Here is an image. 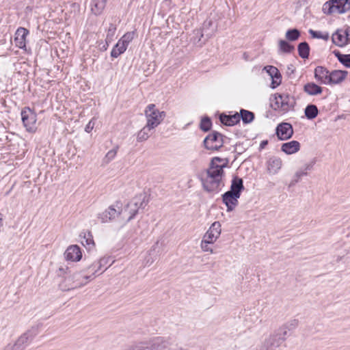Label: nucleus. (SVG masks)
<instances>
[{
  "label": "nucleus",
  "mask_w": 350,
  "mask_h": 350,
  "mask_svg": "<svg viewBox=\"0 0 350 350\" xmlns=\"http://www.w3.org/2000/svg\"><path fill=\"white\" fill-rule=\"evenodd\" d=\"M227 160L219 157L212 159L205 176L202 178L203 187L206 191L217 192L224 187V167L227 166Z\"/></svg>",
  "instance_id": "1"
},
{
  "label": "nucleus",
  "mask_w": 350,
  "mask_h": 350,
  "mask_svg": "<svg viewBox=\"0 0 350 350\" xmlns=\"http://www.w3.org/2000/svg\"><path fill=\"white\" fill-rule=\"evenodd\" d=\"M244 189L243 180L234 177L232 180L230 189L222 195V201L227 207V211H233L238 204V199Z\"/></svg>",
  "instance_id": "2"
},
{
  "label": "nucleus",
  "mask_w": 350,
  "mask_h": 350,
  "mask_svg": "<svg viewBox=\"0 0 350 350\" xmlns=\"http://www.w3.org/2000/svg\"><path fill=\"white\" fill-rule=\"evenodd\" d=\"M145 194H139L135 196L133 200L128 204L127 207L123 211V217H126L124 223H127L133 219L140 208H144L147 204Z\"/></svg>",
  "instance_id": "3"
},
{
  "label": "nucleus",
  "mask_w": 350,
  "mask_h": 350,
  "mask_svg": "<svg viewBox=\"0 0 350 350\" xmlns=\"http://www.w3.org/2000/svg\"><path fill=\"white\" fill-rule=\"evenodd\" d=\"M350 10V0H330L325 2L322 10L325 14H343Z\"/></svg>",
  "instance_id": "4"
},
{
  "label": "nucleus",
  "mask_w": 350,
  "mask_h": 350,
  "mask_svg": "<svg viewBox=\"0 0 350 350\" xmlns=\"http://www.w3.org/2000/svg\"><path fill=\"white\" fill-rule=\"evenodd\" d=\"M146 124L153 129L158 126L165 117L164 111H159L154 104L148 105L144 111Z\"/></svg>",
  "instance_id": "5"
},
{
  "label": "nucleus",
  "mask_w": 350,
  "mask_h": 350,
  "mask_svg": "<svg viewBox=\"0 0 350 350\" xmlns=\"http://www.w3.org/2000/svg\"><path fill=\"white\" fill-rule=\"evenodd\" d=\"M287 334L286 327H280L276 333L270 335L265 341L264 345L267 350H275L284 341Z\"/></svg>",
  "instance_id": "6"
},
{
  "label": "nucleus",
  "mask_w": 350,
  "mask_h": 350,
  "mask_svg": "<svg viewBox=\"0 0 350 350\" xmlns=\"http://www.w3.org/2000/svg\"><path fill=\"white\" fill-rule=\"evenodd\" d=\"M224 137L221 133L213 131L208 134L204 139V147L207 150H217L223 146L224 143Z\"/></svg>",
  "instance_id": "7"
},
{
  "label": "nucleus",
  "mask_w": 350,
  "mask_h": 350,
  "mask_svg": "<svg viewBox=\"0 0 350 350\" xmlns=\"http://www.w3.org/2000/svg\"><path fill=\"white\" fill-rule=\"evenodd\" d=\"M23 124L28 132H34L36 129L37 116L29 107H25L21 111Z\"/></svg>",
  "instance_id": "8"
},
{
  "label": "nucleus",
  "mask_w": 350,
  "mask_h": 350,
  "mask_svg": "<svg viewBox=\"0 0 350 350\" xmlns=\"http://www.w3.org/2000/svg\"><path fill=\"white\" fill-rule=\"evenodd\" d=\"M123 211L120 210L118 205H111L102 213L98 215V219L102 223H107L117 217L120 215H123Z\"/></svg>",
  "instance_id": "9"
},
{
  "label": "nucleus",
  "mask_w": 350,
  "mask_h": 350,
  "mask_svg": "<svg viewBox=\"0 0 350 350\" xmlns=\"http://www.w3.org/2000/svg\"><path fill=\"white\" fill-rule=\"evenodd\" d=\"M221 232V224L219 221H215L211 224L208 230L204 234L202 239L214 243L220 237Z\"/></svg>",
  "instance_id": "10"
},
{
  "label": "nucleus",
  "mask_w": 350,
  "mask_h": 350,
  "mask_svg": "<svg viewBox=\"0 0 350 350\" xmlns=\"http://www.w3.org/2000/svg\"><path fill=\"white\" fill-rule=\"evenodd\" d=\"M282 165L283 161L280 157L271 156L266 161L267 172L269 175H275L279 173Z\"/></svg>",
  "instance_id": "11"
},
{
  "label": "nucleus",
  "mask_w": 350,
  "mask_h": 350,
  "mask_svg": "<svg viewBox=\"0 0 350 350\" xmlns=\"http://www.w3.org/2000/svg\"><path fill=\"white\" fill-rule=\"evenodd\" d=\"M276 135L280 140L290 139L293 135V126L287 122H282L276 127Z\"/></svg>",
  "instance_id": "12"
},
{
  "label": "nucleus",
  "mask_w": 350,
  "mask_h": 350,
  "mask_svg": "<svg viewBox=\"0 0 350 350\" xmlns=\"http://www.w3.org/2000/svg\"><path fill=\"white\" fill-rule=\"evenodd\" d=\"M35 336V332L29 330L18 337L14 343L20 349L24 350L31 342Z\"/></svg>",
  "instance_id": "13"
},
{
  "label": "nucleus",
  "mask_w": 350,
  "mask_h": 350,
  "mask_svg": "<svg viewBox=\"0 0 350 350\" xmlns=\"http://www.w3.org/2000/svg\"><path fill=\"white\" fill-rule=\"evenodd\" d=\"M29 31L24 27H19L15 33V45L22 49H26V40Z\"/></svg>",
  "instance_id": "14"
},
{
  "label": "nucleus",
  "mask_w": 350,
  "mask_h": 350,
  "mask_svg": "<svg viewBox=\"0 0 350 350\" xmlns=\"http://www.w3.org/2000/svg\"><path fill=\"white\" fill-rule=\"evenodd\" d=\"M64 255L67 260L73 262L79 261L82 257L81 249L77 245L69 246L66 250Z\"/></svg>",
  "instance_id": "15"
},
{
  "label": "nucleus",
  "mask_w": 350,
  "mask_h": 350,
  "mask_svg": "<svg viewBox=\"0 0 350 350\" xmlns=\"http://www.w3.org/2000/svg\"><path fill=\"white\" fill-rule=\"evenodd\" d=\"M280 101V111L285 113L291 110L295 105V100L293 96L287 94H279Z\"/></svg>",
  "instance_id": "16"
},
{
  "label": "nucleus",
  "mask_w": 350,
  "mask_h": 350,
  "mask_svg": "<svg viewBox=\"0 0 350 350\" xmlns=\"http://www.w3.org/2000/svg\"><path fill=\"white\" fill-rule=\"evenodd\" d=\"M264 70H266L272 79V88L278 87L281 83V75L278 69L273 66H267L264 68Z\"/></svg>",
  "instance_id": "17"
},
{
  "label": "nucleus",
  "mask_w": 350,
  "mask_h": 350,
  "mask_svg": "<svg viewBox=\"0 0 350 350\" xmlns=\"http://www.w3.org/2000/svg\"><path fill=\"white\" fill-rule=\"evenodd\" d=\"M90 276L82 275L81 273H75L72 275L71 280L73 281L72 285L70 288L74 289L80 288L85 285L88 282V280Z\"/></svg>",
  "instance_id": "18"
},
{
  "label": "nucleus",
  "mask_w": 350,
  "mask_h": 350,
  "mask_svg": "<svg viewBox=\"0 0 350 350\" xmlns=\"http://www.w3.org/2000/svg\"><path fill=\"white\" fill-rule=\"evenodd\" d=\"M329 72L322 66H317L314 70V77L321 83L329 84Z\"/></svg>",
  "instance_id": "19"
},
{
  "label": "nucleus",
  "mask_w": 350,
  "mask_h": 350,
  "mask_svg": "<svg viewBox=\"0 0 350 350\" xmlns=\"http://www.w3.org/2000/svg\"><path fill=\"white\" fill-rule=\"evenodd\" d=\"M347 76V72L345 70H335L330 72L329 75V83H339L342 82Z\"/></svg>",
  "instance_id": "20"
},
{
  "label": "nucleus",
  "mask_w": 350,
  "mask_h": 350,
  "mask_svg": "<svg viewBox=\"0 0 350 350\" xmlns=\"http://www.w3.org/2000/svg\"><path fill=\"white\" fill-rule=\"evenodd\" d=\"M300 149V144L297 141H291L282 145L281 150L286 154H293L297 152Z\"/></svg>",
  "instance_id": "21"
},
{
  "label": "nucleus",
  "mask_w": 350,
  "mask_h": 350,
  "mask_svg": "<svg viewBox=\"0 0 350 350\" xmlns=\"http://www.w3.org/2000/svg\"><path fill=\"white\" fill-rule=\"evenodd\" d=\"M332 42L334 44L342 47L347 44V33L342 31H336L334 33H333Z\"/></svg>",
  "instance_id": "22"
},
{
  "label": "nucleus",
  "mask_w": 350,
  "mask_h": 350,
  "mask_svg": "<svg viewBox=\"0 0 350 350\" xmlns=\"http://www.w3.org/2000/svg\"><path fill=\"white\" fill-rule=\"evenodd\" d=\"M220 121L222 124L227 126H233L240 121V116L238 113L234 115H225L220 116Z\"/></svg>",
  "instance_id": "23"
},
{
  "label": "nucleus",
  "mask_w": 350,
  "mask_h": 350,
  "mask_svg": "<svg viewBox=\"0 0 350 350\" xmlns=\"http://www.w3.org/2000/svg\"><path fill=\"white\" fill-rule=\"evenodd\" d=\"M304 90L308 95L316 96L321 94L323 89L314 83L310 82L304 85Z\"/></svg>",
  "instance_id": "24"
},
{
  "label": "nucleus",
  "mask_w": 350,
  "mask_h": 350,
  "mask_svg": "<svg viewBox=\"0 0 350 350\" xmlns=\"http://www.w3.org/2000/svg\"><path fill=\"white\" fill-rule=\"evenodd\" d=\"M105 4V0H92L91 10L94 14L98 15L104 10Z\"/></svg>",
  "instance_id": "25"
},
{
  "label": "nucleus",
  "mask_w": 350,
  "mask_h": 350,
  "mask_svg": "<svg viewBox=\"0 0 350 350\" xmlns=\"http://www.w3.org/2000/svg\"><path fill=\"white\" fill-rule=\"evenodd\" d=\"M152 128L146 124L137 133V139L138 142H144L148 139Z\"/></svg>",
  "instance_id": "26"
},
{
  "label": "nucleus",
  "mask_w": 350,
  "mask_h": 350,
  "mask_svg": "<svg viewBox=\"0 0 350 350\" xmlns=\"http://www.w3.org/2000/svg\"><path fill=\"white\" fill-rule=\"evenodd\" d=\"M127 47L118 40L111 51V56L113 58H117L124 53Z\"/></svg>",
  "instance_id": "27"
},
{
  "label": "nucleus",
  "mask_w": 350,
  "mask_h": 350,
  "mask_svg": "<svg viewBox=\"0 0 350 350\" xmlns=\"http://www.w3.org/2000/svg\"><path fill=\"white\" fill-rule=\"evenodd\" d=\"M81 243L85 247H86L88 250H92L95 245L92 234L89 232H85L81 241Z\"/></svg>",
  "instance_id": "28"
},
{
  "label": "nucleus",
  "mask_w": 350,
  "mask_h": 350,
  "mask_svg": "<svg viewBox=\"0 0 350 350\" xmlns=\"http://www.w3.org/2000/svg\"><path fill=\"white\" fill-rule=\"evenodd\" d=\"M319 113L317 107L315 105H308L305 109V116L309 120L315 118Z\"/></svg>",
  "instance_id": "29"
},
{
  "label": "nucleus",
  "mask_w": 350,
  "mask_h": 350,
  "mask_svg": "<svg viewBox=\"0 0 350 350\" xmlns=\"http://www.w3.org/2000/svg\"><path fill=\"white\" fill-rule=\"evenodd\" d=\"M137 36L135 31L125 33L119 40L124 45L128 47L129 44L132 42L134 38Z\"/></svg>",
  "instance_id": "30"
},
{
  "label": "nucleus",
  "mask_w": 350,
  "mask_h": 350,
  "mask_svg": "<svg viewBox=\"0 0 350 350\" xmlns=\"http://www.w3.org/2000/svg\"><path fill=\"white\" fill-rule=\"evenodd\" d=\"M310 51V47L308 44L306 42H301L298 45V53L299 55L303 58L306 59L308 57Z\"/></svg>",
  "instance_id": "31"
},
{
  "label": "nucleus",
  "mask_w": 350,
  "mask_h": 350,
  "mask_svg": "<svg viewBox=\"0 0 350 350\" xmlns=\"http://www.w3.org/2000/svg\"><path fill=\"white\" fill-rule=\"evenodd\" d=\"M240 119L241 118L244 123L251 122L254 118V115L252 112L247 110L241 109L240 111Z\"/></svg>",
  "instance_id": "32"
},
{
  "label": "nucleus",
  "mask_w": 350,
  "mask_h": 350,
  "mask_svg": "<svg viewBox=\"0 0 350 350\" xmlns=\"http://www.w3.org/2000/svg\"><path fill=\"white\" fill-rule=\"evenodd\" d=\"M338 61L346 67L350 68V53L341 54L339 52L335 53Z\"/></svg>",
  "instance_id": "33"
},
{
  "label": "nucleus",
  "mask_w": 350,
  "mask_h": 350,
  "mask_svg": "<svg viewBox=\"0 0 350 350\" xmlns=\"http://www.w3.org/2000/svg\"><path fill=\"white\" fill-rule=\"evenodd\" d=\"M308 32L314 38H319L324 40H327L329 38V35L327 32H322L319 31H314L312 29H310Z\"/></svg>",
  "instance_id": "34"
},
{
  "label": "nucleus",
  "mask_w": 350,
  "mask_h": 350,
  "mask_svg": "<svg viewBox=\"0 0 350 350\" xmlns=\"http://www.w3.org/2000/svg\"><path fill=\"white\" fill-rule=\"evenodd\" d=\"M300 36V32L297 29H289L286 32V38L289 41L297 40Z\"/></svg>",
  "instance_id": "35"
},
{
  "label": "nucleus",
  "mask_w": 350,
  "mask_h": 350,
  "mask_svg": "<svg viewBox=\"0 0 350 350\" xmlns=\"http://www.w3.org/2000/svg\"><path fill=\"white\" fill-rule=\"evenodd\" d=\"M279 48L282 52L291 53L294 47L288 44L286 41L281 40L279 41Z\"/></svg>",
  "instance_id": "36"
},
{
  "label": "nucleus",
  "mask_w": 350,
  "mask_h": 350,
  "mask_svg": "<svg viewBox=\"0 0 350 350\" xmlns=\"http://www.w3.org/2000/svg\"><path fill=\"white\" fill-rule=\"evenodd\" d=\"M116 31V27L115 25L111 23L108 27L107 33L106 36L107 40H109V42H111V41L113 39V37L115 36Z\"/></svg>",
  "instance_id": "37"
},
{
  "label": "nucleus",
  "mask_w": 350,
  "mask_h": 350,
  "mask_svg": "<svg viewBox=\"0 0 350 350\" xmlns=\"http://www.w3.org/2000/svg\"><path fill=\"white\" fill-rule=\"evenodd\" d=\"M211 127V122L208 118H204L200 122V129L204 131H208Z\"/></svg>",
  "instance_id": "38"
},
{
  "label": "nucleus",
  "mask_w": 350,
  "mask_h": 350,
  "mask_svg": "<svg viewBox=\"0 0 350 350\" xmlns=\"http://www.w3.org/2000/svg\"><path fill=\"white\" fill-rule=\"evenodd\" d=\"M211 244H213V243H211L208 241H206L204 239H202L200 243V248L203 252H209L211 254H213L214 252L213 249L210 247Z\"/></svg>",
  "instance_id": "39"
},
{
  "label": "nucleus",
  "mask_w": 350,
  "mask_h": 350,
  "mask_svg": "<svg viewBox=\"0 0 350 350\" xmlns=\"http://www.w3.org/2000/svg\"><path fill=\"white\" fill-rule=\"evenodd\" d=\"M271 105L274 110L280 111V101L279 100V94H275L271 100Z\"/></svg>",
  "instance_id": "40"
},
{
  "label": "nucleus",
  "mask_w": 350,
  "mask_h": 350,
  "mask_svg": "<svg viewBox=\"0 0 350 350\" xmlns=\"http://www.w3.org/2000/svg\"><path fill=\"white\" fill-rule=\"evenodd\" d=\"M117 154V150L116 149H112L108 151V152L106 154L105 160L107 163L110 162L112 161L116 156Z\"/></svg>",
  "instance_id": "41"
},
{
  "label": "nucleus",
  "mask_w": 350,
  "mask_h": 350,
  "mask_svg": "<svg viewBox=\"0 0 350 350\" xmlns=\"http://www.w3.org/2000/svg\"><path fill=\"white\" fill-rule=\"evenodd\" d=\"M103 267L99 266V261H96L93 262L90 267L89 269H91L93 274H96Z\"/></svg>",
  "instance_id": "42"
},
{
  "label": "nucleus",
  "mask_w": 350,
  "mask_h": 350,
  "mask_svg": "<svg viewBox=\"0 0 350 350\" xmlns=\"http://www.w3.org/2000/svg\"><path fill=\"white\" fill-rule=\"evenodd\" d=\"M307 175V172H306L304 170H299L295 174L294 176V181L295 183H297L299 179L303 176Z\"/></svg>",
  "instance_id": "43"
},
{
  "label": "nucleus",
  "mask_w": 350,
  "mask_h": 350,
  "mask_svg": "<svg viewBox=\"0 0 350 350\" xmlns=\"http://www.w3.org/2000/svg\"><path fill=\"white\" fill-rule=\"evenodd\" d=\"M99 266L105 267L110 261V257L105 256L101 258L99 260Z\"/></svg>",
  "instance_id": "44"
},
{
  "label": "nucleus",
  "mask_w": 350,
  "mask_h": 350,
  "mask_svg": "<svg viewBox=\"0 0 350 350\" xmlns=\"http://www.w3.org/2000/svg\"><path fill=\"white\" fill-rule=\"evenodd\" d=\"M94 123L92 122V121H90L89 123L86 125L85 128V131L87 132V133H90L92 131V130L93 129V127H94Z\"/></svg>",
  "instance_id": "45"
},
{
  "label": "nucleus",
  "mask_w": 350,
  "mask_h": 350,
  "mask_svg": "<svg viewBox=\"0 0 350 350\" xmlns=\"http://www.w3.org/2000/svg\"><path fill=\"white\" fill-rule=\"evenodd\" d=\"M4 350H21L20 348L16 346V345L14 343L13 345H8Z\"/></svg>",
  "instance_id": "46"
},
{
  "label": "nucleus",
  "mask_w": 350,
  "mask_h": 350,
  "mask_svg": "<svg viewBox=\"0 0 350 350\" xmlns=\"http://www.w3.org/2000/svg\"><path fill=\"white\" fill-rule=\"evenodd\" d=\"M109 43L110 42H109V40H107V39H105V42L100 46V50L106 51L109 46Z\"/></svg>",
  "instance_id": "47"
},
{
  "label": "nucleus",
  "mask_w": 350,
  "mask_h": 350,
  "mask_svg": "<svg viewBox=\"0 0 350 350\" xmlns=\"http://www.w3.org/2000/svg\"><path fill=\"white\" fill-rule=\"evenodd\" d=\"M313 164L312 163H308L306 164L304 167V170L306 172L308 170H310L312 168Z\"/></svg>",
  "instance_id": "48"
},
{
  "label": "nucleus",
  "mask_w": 350,
  "mask_h": 350,
  "mask_svg": "<svg viewBox=\"0 0 350 350\" xmlns=\"http://www.w3.org/2000/svg\"><path fill=\"white\" fill-rule=\"evenodd\" d=\"M3 215L1 213H0V228L2 227L3 226Z\"/></svg>",
  "instance_id": "49"
},
{
  "label": "nucleus",
  "mask_w": 350,
  "mask_h": 350,
  "mask_svg": "<svg viewBox=\"0 0 350 350\" xmlns=\"http://www.w3.org/2000/svg\"><path fill=\"white\" fill-rule=\"evenodd\" d=\"M267 144V142H266V141H265H265H264V142H262V143H261V146H264V145H265V144Z\"/></svg>",
  "instance_id": "50"
},
{
  "label": "nucleus",
  "mask_w": 350,
  "mask_h": 350,
  "mask_svg": "<svg viewBox=\"0 0 350 350\" xmlns=\"http://www.w3.org/2000/svg\"><path fill=\"white\" fill-rule=\"evenodd\" d=\"M292 67H293V65H290V66H288V70H291V68H292Z\"/></svg>",
  "instance_id": "51"
}]
</instances>
